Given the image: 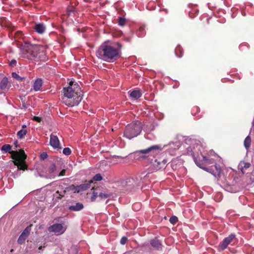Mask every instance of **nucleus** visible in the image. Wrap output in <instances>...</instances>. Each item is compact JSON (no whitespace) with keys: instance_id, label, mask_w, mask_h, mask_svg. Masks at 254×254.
Listing matches in <instances>:
<instances>
[{"instance_id":"1","label":"nucleus","mask_w":254,"mask_h":254,"mask_svg":"<svg viewBox=\"0 0 254 254\" xmlns=\"http://www.w3.org/2000/svg\"><path fill=\"white\" fill-rule=\"evenodd\" d=\"M200 146L196 142V141H193L191 145L188 148V153L190 152L193 157L194 161L196 165L199 168L207 171L211 173L213 176L216 177L220 178L222 176V170L221 167L218 165H215L214 168L215 171L212 170V168H206L204 167L205 165H210L215 163V158L211 157L210 155L207 157L200 152V157L199 155L197 157H195V154L197 150H200Z\"/></svg>"},{"instance_id":"2","label":"nucleus","mask_w":254,"mask_h":254,"mask_svg":"<svg viewBox=\"0 0 254 254\" xmlns=\"http://www.w3.org/2000/svg\"><path fill=\"white\" fill-rule=\"evenodd\" d=\"M63 102L67 106L73 107L77 105L82 98L80 87L75 81H70L69 86L64 89Z\"/></svg>"},{"instance_id":"3","label":"nucleus","mask_w":254,"mask_h":254,"mask_svg":"<svg viewBox=\"0 0 254 254\" xmlns=\"http://www.w3.org/2000/svg\"><path fill=\"white\" fill-rule=\"evenodd\" d=\"M11 146L7 144L3 145L1 148V150L3 152L6 153L8 152L10 153L11 157L13 160L12 162L14 165L17 167L16 171L13 174V177L16 178L20 175L19 171L20 170H25L27 169V166L25 164V161L27 156L23 150H20L19 151H11Z\"/></svg>"},{"instance_id":"4","label":"nucleus","mask_w":254,"mask_h":254,"mask_svg":"<svg viewBox=\"0 0 254 254\" xmlns=\"http://www.w3.org/2000/svg\"><path fill=\"white\" fill-rule=\"evenodd\" d=\"M120 48L115 47L109 41L102 44L96 52L99 59L108 62H113L120 57Z\"/></svg>"},{"instance_id":"5","label":"nucleus","mask_w":254,"mask_h":254,"mask_svg":"<svg viewBox=\"0 0 254 254\" xmlns=\"http://www.w3.org/2000/svg\"><path fill=\"white\" fill-rule=\"evenodd\" d=\"M167 145L162 146L160 145L151 146L147 148L136 151L135 153V158L136 159L147 160L149 162L152 161L153 159Z\"/></svg>"},{"instance_id":"6","label":"nucleus","mask_w":254,"mask_h":254,"mask_svg":"<svg viewBox=\"0 0 254 254\" xmlns=\"http://www.w3.org/2000/svg\"><path fill=\"white\" fill-rule=\"evenodd\" d=\"M28 53L34 60L46 61L47 60L46 48L44 46L30 44Z\"/></svg>"},{"instance_id":"7","label":"nucleus","mask_w":254,"mask_h":254,"mask_svg":"<svg viewBox=\"0 0 254 254\" xmlns=\"http://www.w3.org/2000/svg\"><path fill=\"white\" fill-rule=\"evenodd\" d=\"M142 130L141 124L137 121L128 125L126 128L124 136L129 139L137 136Z\"/></svg>"},{"instance_id":"8","label":"nucleus","mask_w":254,"mask_h":254,"mask_svg":"<svg viewBox=\"0 0 254 254\" xmlns=\"http://www.w3.org/2000/svg\"><path fill=\"white\" fill-rule=\"evenodd\" d=\"M66 228L67 226L65 223H55L49 227L48 230L50 232L54 233L57 235H60L64 233Z\"/></svg>"},{"instance_id":"9","label":"nucleus","mask_w":254,"mask_h":254,"mask_svg":"<svg viewBox=\"0 0 254 254\" xmlns=\"http://www.w3.org/2000/svg\"><path fill=\"white\" fill-rule=\"evenodd\" d=\"M236 238V236L235 234H231L228 237L225 238L222 243L220 244L219 247L221 250L225 249L230 244L231 242L233 241Z\"/></svg>"},{"instance_id":"10","label":"nucleus","mask_w":254,"mask_h":254,"mask_svg":"<svg viewBox=\"0 0 254 254\" xmlns=\"http://www.w3.org/2000/svg\"><path fill=\"white\" fill-rule=\"evenodd\" d=\"M8 80L6 77L3 78L0 82V94L4 93L9 89Z\"/></svg>"},{"instance_id":"11","label":"nucleus","mask_w":254,"mask_h":254,"mask_svg":"<svg viewBox=\"0 0 254 254\" xmlns=\"http://www.w3.org/2000/svg\"><path fill=\"white\" fill-rule=\"evenodd\" d=\"M138 185L133 178H128L123 183V186L127 188V190H130L135 186Z\"/></svg>"},{"instance_id":"12","label":"nucleus","mask_w":254,"mask_h":254,"mask_svg":"<svg viewBox=\"0 0 254 254\" xmlns=\"http://www.w3.org/2000/svg\"><path fill=\"white\" fill-rule=\"evenodd\" d=\"M167 162V161L165 159H160L159 160L155 159L154 162L152 161H151L150 163H152L155 169L159 170L164 168Z\"/></svg>"},{"instance_id":"13","label":"nucleus","mask_w":254,"mask_h":254,"mask_svg":"<svg viewBox=\"0 0 254 254\" xmlns=\"http://www.w3.org/2000/svg\"><path fill=\"white\" fill-rule=\"evenodd\" d=\"M50 143L51 145L55 148H60V141L57 136L51 134L50 135Z\"/></svg>"},{"instance_id":"14","label":"nucleus","mask_w":254,"mask_h":254,"mask_svg":"<svg viewBox=\"0 0 254 254\" xmlns=\"http://www.w3.org/2000/svg\"><path fill=\"white\" fill-rule=\"evenodd\" d=\"M84 206L82 203L76 202L68 206V209L72 211H79L83 208Z\"/></svg>"},{"instance_id":"15","label":"nucleus","mask_w":254,"mask_h":254,"mask_svg":"<svg viewBox=\"0 0 254 254\" xmlns=\"http://www.w3.org/2000/svg\"><path fill=\"white\" fill-rule=\"evenodd\" d=\"M251 164L245 161H241L238 165V169L240 170L243 174H245L247 169L250 168Z\"/></svg>"},{"instance_id":"16","label":"nucleus","mask_w":254,"mask_h":254,"mask_svg":"<svg viewBox=\"0 0 254 254\" xmlns=\"http://www.w3.org/2000/svg\"><path fill=\"white\" fill-rule=\"evenodd\" d=\"M128 93H129L130 96L134 99H137L141 96V92L140 90L138 89L130 91Z\"/></svg>"},{"instance_id":"17","label":"nucleus","mask_w":254,"mask_h":254,"mask_svg":"<svg viewBox=\"0 0 254 254\" xmlns=\"http://www.w3.org/2000/svg\"><path fill=\"white\" fill-rule=\"evenodd\" d=\"M35 31L39 34H43L46 30V27L43 23H38L35 26Z\"/></svg>"},{"instance_id":"18","label":"nucleus","mask_w":254,"mask_h":254,"mask_svg":"<svg viewBox=\"0 0 254 254\" xmlns=\"http://www.w3.org/2000/svg\"><path fill=\"white\" fill-rule=\"evenodd\" d=\"M42 85V81L40 79H37L35 80L33 85V89L35 91H39Z\"/></svg>"},{"instance_id":"19","label":"nucleus","mask_w":254,"mask_h":254,"mask_svg":"<svg viewBox=\"0 0 254 254\" xmlns=\"http://www.w3.org/2000/svg\"><path fill=\"white\" fill-rule=\"evenodd\" d=\"M149 172H142L138 176L140 181H142V182L146 181L147 179L149 177Z\"/></svg>"},{"instance_id":"20","label":"nucleus","mask_w":254,"mask_h":254,"mask_svg":"<svg viewBox=\"0 0 254 254\" xmlns=\"http://www.w3.org/2000/svg\"><path fill=\"white\" fill-rule=\"evenodd\" d=\"M91 183L92 182H88L78 186L80 191H84L89 189L91 187Z\"/></svg>"},{"instance_id":"21","label":"nucleus","mask_w":254,"mask_h":254,"mask_svg":"<svg viewBox=\"0 0 254 254\" xmlns=\"http://www.w3.org/2000/svg\"><path fill=\"white\" fill-rule=\"evenodd\" d=\"M151 246L155 249L159 250L161 248V244L157 239H154L151 241Z\"/></svg>"},{"instance_id":"22","label":"nucleus","mask_w":254,"mask_h":254,"mask_svg":"<svg viewBox=\"0 0 254 254\" xmlns=\"http://www.w3.org/2000/svg\"><path fill=\"white\" fill-rule=\"evenodd\" d=\"M251 137L249 135H248V136L246 137L244 142V146L245 148L247 149V150L249 149L250 147L251 146Z\"/></svg>"},{"instance_id":"23","label":"nucleus","mask_w":254,"mask_h":254,"mask_svg":"<svg viewBox=\"0 0 254 254\" xmlns=\"http://www.w3.org/2000/svg\"><path fill=\"white\" fill-rule=\"evenodd\" d=\"M56 166L55 164H52L49 167V171L50 173L51 177H54L56 176Z\"/></svg>"},{"instance_id":"24","label":"nucleus","mask_w":254,"mask_h":254,"mask_svg":"<svg viewBox=\"0 0 254 254\" xmlns=\"http://www.w3.org/2000/svg\"><path fill=\"white\" fill-rule=\"evenodd\" d=\"M27 130L25 129H22L17 132V136L20 139H22L24 136L27 133Z\"/></svg>"},{"instance_id":"25","label":"nucleus","mask_w":254,"mask_h":254,"mask_svg":"<svg viewBox=\"0 0 254 254\" xmlns=\"http://www.w3.org/2000/svg\"><path fill=\"white\" fill-rule=\"evenodd\" d=\"M111 193H107L105 192H101L99 194V196L101 199H105L109 198L111 196Z\"/></svg>"},{"instance_id":"26","label":"nucleus","mask_w":254,"mask_h":254,"mask_svg":"<svg viewBox=\"0 0 254 254\" xmlns=\"http://www.w3.org/2000/svg\"><path fill=\"white\" fill-rule=\"evenodd\" d=\"M145 34V29L143 27H140L137 32V34L139 37H142Z\"/></svg>"},{"instance_id":"27","label":"nucleus","mask_w":254,"mask_h":254,"mask_svg":"<svg viewBox=\"0 0 254 254\" xmlns=\"http://www.w3.org/2000/svg\"><path fill=\"white\" fill-rule=\"evenodd\" d=\"M70 190L72 191L73 192H77L78 193L80 192V190L79 189V188L78 186H74L72 185L70 187Z\"/></svg>"},{"instance_id":"28","label":"nucleus","mask_w":254,"mask_h":254,"mask_svg":"<svg viewBox=\"0 0 254 254\" xmlns=\"http://www.w3.org/2000/svg\"><path fill=\"white\" fill-rule=\"evenodd\" d=\"M27 238L25 237L24 236L22 235V234L20 235L19 236L18 239V243L19 244H22L24 243L25 241V240Z\"/></svg>"},{"instance_id":"29","label":"nucleus","mask_w":254,"mask_h":254,"mask_svg":"<svg viewBox=\"0 0 254 254\" xmlns=\"http://www.w3.org/2000/svg\"><path fill=\"white\" fill-rule=\"evenodd\" d=\"M175 53H176V56L177 57H182V50H181V47H178L176 49Z\"/></svg>"},{"instance_id":"30","label":"nucleus","mask_w":254,"mask_h":254,"mask_svg":"<svg viewBox=\"0 0 254 254\" xmlns=\"http://www.w3.org/2000/svg\"><path fill=\"white\" fill-rule=\"evenodd\" d=\"M30 229L29 227H27L21 234L26 238L30 234Z\"/></svg>"},{"instance_id":"31","label":"nucleus","mask_w":254,"mask_h":254,"mask_svg":"<svg viewBox=\"0 0 254 254\" xmlns=\"http://www.w3.org/2000/svg\"><path fill=\"white\" fill-rule=\"evenodd\" d=\"M126 23V20L124 18L119 17V25L120 26H124Z\"/></svg>"},{"instance_id":"32","label":"nucleus","mask_w":254,"mask_h":254,"mask_svg":"<svg viewBox=\"0 0 254 254\" xmlns=\"http://www.w3.org/2000/svg\"><path fill=\"white\" fill-rule=\"evenodd\" d=\"M93 180L96 181H99L102 180V177L100 174H97L94 176Z\"/></svg>"},{"instance_id":"33","label":"nucleus","mask_w":254,"mask_h":254,"mask_svg":"<svg viewBox=\"0 0 254 254\" xmlns=\"http://www.w3.org/2000/svg\"><path fill=\"white\" fill-rule=\"evenodd\" d=\"M63 153L65 155H69L71 153L70 149L69 148H64L63 149Z\"/></svg>"},{"instance_id":"34","label":"nucleus","mask_w":254,"mask_h":254,"mask_svg":"<svg viewBox=\"0 0 254 254\" xmlns=\"http://www.w3.org/2000/svg\"><path fill=\"white\" fill-rule=\"evenodd\" d=\"M178 221V218L176 216H172L170 218V222L172 224H175Z\"/></svg>"},{"instance_id":"35","label":"nucleus","mask_w":254,"mask_h":254,"mask_svg":"<svg viewBox=\"0 0 254 254\" xmlns=\"http://www.w3.org/2000/svg\"><path fill=\"white\" fill-rule=\"evenodd\" d=\"M12 76L13 78H15L18 80H22V78H21L17 73L13 72L12 74Z\"/></svg>"},{"instance_id":"36","label":"nucleus","mask_w":254,"mask_h":254,"mask_svg":"<svg viewBox=\"0 0 254 254\" xmlns=\"http://www.w3.org/2000/svg\"><path fill=\"white\" fill-rule=\"evenodd\" d=\"M127 239L126 237H123L121 240L120 243L122 245H125L127 242Z\"/></svg>"},{"instance_id":"37","label":"nucleus","mask_w":254,"mask_h":254,"mask_svg":"<svg viewBox=\"0 0 254 254\" xmlns=\"http://www.w3.org/2000/svg\"><path fill=\"white\" fill-rule=\"evenodd\" d=\"M169 146H171V148H174L175 149H176V148H179V144L178 143H177V144L172 142V143H170L169 144Z\"/></svg>"},{"instance_id":"38","label":"nucleus","mask_w":254,"mask_h":254,"mask_svg":"<svg viewBox=\"0 0 254 254\" xmlns=\"http://www.w3.org/2000/svg\"><path fill=\"white\" fill-rule=\"evenodd\" d=\"M48 157V155L47 153L46 152H43L41 154V158L43 160H44L45 159L47 158Z\"/></svg>"},{"instance_id":"39","label":"nucleus","mask_w":254,"mask_h":254,"mask_svg":"<svg viewBox=\"0 0 254 254\" xmlns=\"http://www.w3.org/2000/svg\"><path fill=\"white\" fill-rule=\"evenodd\" d=\"M9 64H10V65L11 66H15L16 64V60H13L11 61Z\"/></svg>"},{"instance_id":"40","label":"nucleus","mask_w":254,"mask_h":254,"mask_svg":"<svg viewBox=\"0 0 254 254\" xmlns=\"http://www.w3.org/2000/svg\"><path fill=\"white\" fill-rule=\"evenodd\" d=\"M66 170L65 169H63L62 171L60 172V173L58 174V176H63L65 175Z\"/></svg>"},{"instance_id":"41","label":"nucleus","mask_w":254,"mask_h":254,"mask_svg":"<svg viewBox=\"0 0 254 254\" xmlns=\"http://www.w3.org/2000/svg\"><path fill=\"white\" fill-rule=\"evenodd\" d=\"M33 120L37 122H40L41 121V119L40 117L34 116L33 118Z\"/></svg>"},{"instance_id":"42","label":"nucleus","mask_w":254,"mask_h":254,"mask_svg":"<svg viewBox=\"0 0 254 254\" xmlns=\"http://www.w3.org/2000/svg\"><path fill=\"white\" fill-rule=\"evenodd\" d=\"M250 179L252 182H254V171L252 173V176H251Z\"/></svg>"},{"instance_id":"43","label":"nucleus","mask_w":254,"mask_h":254,"mask_svg":"<svg viewBox=\"0 0 254 254\" xmlns=\"http://www.w3.org/2000/svg\"><path fill=\"white\" fill-rule=\"evenodd\" d=\"M135 205H140V204L139 203H137L136 204H134L133 206V209H134V207H135Z\"/></svg>"},{"instance_id":"44","label":"nucleus","mask_w":254,"mask_h":254,"mask_svg":"<svg viewBox=\"0 0 254 254\" xmlns=\"http://www.w3.org/2000/svg\"><path fill=\"white\" fill-rule=\"evenodd\" d=\"M22 127L23 128L22 129H24L26 127V126L25 125H23Z\"/></svg>"},{"instance_id":"45","label":"nucleus","mask_w":254,"mask_h":254,"mask_svg":"<svg viewBox=\"0 0 254 254\" xmlns=\"http://www.w3.org/2000/svg\"><path fill=\"white\" fill-rule=\"evenodd\" d=\"M42 246H40L39 247V250H42Z\"/></svg>"},{"instance_id":"46","label":"nucleus","mask_w":254,"mask_h":254,"mask_svg":"<svg viewBox=\"0 0 254 254\" xmlns=\"http://www.w3.org/2000/svg\"><path fill=\"white\" fill-rule=\"evenodd\" d=\"M215 157H217V158H219V156H215Z\"/></svg>"}]
</instances>
